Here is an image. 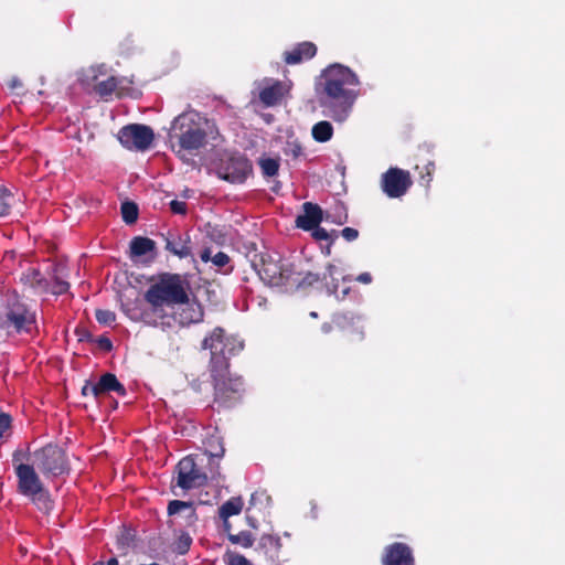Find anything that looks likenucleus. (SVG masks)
Here are the masks:
<instances>
[{
  "mask_svg": "<svg viewBox=\"0 0 565 565\" xmlns=\"http://www.w3.org/2000/svg\"><path fill=\"white\" fill-rule=\"evenodd\" d=\"M203 349L211 352L210 373L213 380L214 403L220 407H232L238 403L244 393L241 376L230 373V356L243 349V343L225 337V331L216 327L202 342Z\"/></svg>",
  "mask_w": 565,
  "mask_h": 565,
  "instance_id": "nucleus-1",
  "label": "nucleus"
},
{
  "mask_svg": "<svg viewBox=\"0 0 565 565\" xmlns=\"http://www.w3.org/2000/svg\"><path fill=\"white\" fill-rule=\"evenodd\" d=\"M318 102L323 114L335 121H344L360 95V79L348 66L332 64L321 73Z\"/></svg>",
  "mask_w": 565,
  "mask_h": 565,
  "instance_id": "nucleus-2",
  "label": "nucleus"
},
{
  "mask_svg": "<svg viewBox=\"0 0 565 565\" xmlns=\"http://www.w3.org/2000/svg\"><path fill=\"white\" fill-rule=\"evenodd\" d=\"M172 137L179 141L180 150L192 153L204 148L207 140L218 137V129L213 120L202 117L196 111H185L174 118L171 126Z\"/></svg>",
  "mask_w": 565,
  "mask_h": 565,
  "instance_id": "nucleus-3",
  "label": "nucleus"
},
{
  "mask_svg": "<svg viewBox=\"0 0 565 565\" xmlns=\"http://www.w3.org/2000/svg\"><path fill=\"white\" fill-rule=\"evenodd\" d=\"M188 288L189 282L183 276L162 273L159 280L145 292V300L153 308L190 303Z\"/></svg>",
  "mask_w": 565,
  "mask_h": 565,
  "instance_id": "nucleus-4",
  "label": "nucleus"
},
{
  "mask_svg": "<svg viewBox=\"0 0 565 565\" xmlns=\"http://www.w3.org/2000/svg\"><path fill=\"white\" fill-rule=\"evenodd\" d=\"M35 468L34 465L22 462L15 466L18 490L21 494L29 497L40 511L49 513L54 503L50 492L43 487Z\"/></svg>",
  "mask_w": 565,
  "mask_h": 565,
  "instance_id": "nucleus-5",
  "label": "nucleus"
},
{
  "mask_svg": "<svg viewBox=\"0 0 565 565\" xmlns=\"http://www.w3.org/2000/svg\"><path fill=\"white\" fill-rule=\"evenodd\" d=\"M252 267L266 285L287 289L294 264L268 253H259L254 255Z\"/></svg>",
  "mask_w": 565,
  "mask_h": 565,
  "instance_id": "nucleus-6",
  "label": "nucleus"
},
{
  "mask_svg": "<svg viewBox=\"0 0 565 565\" xmlns=\"http://www.w3.org/2000/svg\"><path fill=\"white\" fill-rule=\"evenodd\" d=\"M33 465L46 478L60 477L70 472L66 452L60 446L47 444L32 454Z\"/></svg>",
  "mask_w": 565,
  "mask_h": 565,
  "instance_id": "nucleus-7",
  "label": "nucleus"
},
{
  "mask_svg": "<svg viewBox=\"0 0 565 565\" xmlns=\"http://www.w3.org/2000/svg\"><path fill=\"white\" fill-rule=\"evenodd\" d=\"M118 140L128 150L145 151L152 145L154 132L147 125L130 124L119 130Z\"/></svg>",
  "mask_w": 565,
  "mask_h": 565,
  "instance_id": "nucleus-8",
  "label": "nucleus"
},
{
  "mask_svg": "<svg viewBox=\"0 0 565 565\" xmlns=\"http://www.w3.org/2000/svg\"><path fill=\"white\" fill-rule=\"evenodd\" d=\"M412 185L413 180L409 171L397 167L388 168L381 175V189L390 199L402 198Z\"/></svg>",
  "mask_w": 565,
  "mask_h": 565,
  "instance_id": "nucleus-9",
  "label": "nucleus"
},
{
  "mask_svg": "<svg viewBox=\"0 0 565 565\" xmlns=\"http://www.w3.org/2000/svg\"><path fill=\"white\" fill-rule=\"evenodd\" d=\"M252 171L250 161L245 156L236 154L221 162L217 174L221 179L231 183H243Z\"/></svg>",
  "mask_w": 565,
  "mask_h": 565,
  "instance_id": "nucleus-10",
  "label": "nucleus"
},
{
  "mask_svg": "<svg viewBox=\"0 0 565 565\" xmlns=\"http://www.w3.org/2000/svg\"><path fill=\"white\" fill-rule=\"evenodd\" d=\"M177 484L183 490L203 487L207 483V477L202 472L191 456L182 458L177 467Z\"/></svg>",
  "mask_w": 565,
  "mask_h": 565,
  "instance_id": "nucleus-11",
  "label": "nucleus"
},
{
  "mask_svg": "<svg viewBox=\"0 0 565 565\" xmlns=\"http://www.w3.org/2000/svg\"><path fill=\"white\" fill-rule=\"evenodd\" d=\"M105 74L106 70L103 65L90 66L82 72L79 81L85 86L94 85L95 93L105 98L115 93L120 85V79L116 76H109L107 79L98 82V77Z\"/></svg>",
  "mask_w": 565,
  "mask_h": 565,
  "instance_id": "nucleus-12",
  "label": "nucleus"
},
{
  "mask_svg": "<svg viewBox=\"0 0 565 565\" xmlns=\"http://www.w3.org/2000/svg\"><path fill=\"white\" fill-rule=\"evenodd\" d=\"M334 328L343 332L348 342H361L364 339V332L362 326H360V318L352 313H337L333 316L331 323H324L322 326L324 332H330Z\"/></svg>",
  "mask_w": 565,
  "mask_h": 565,
  "instance_id": "nucleus-13",
  "label": "nucleus"
},
{
  "mask_svg": "<svg viewBox=\"0 0 565 565\" xmlns=\"http://www.w3.org/2000/svg\"><path fill=\"white\" fill-rule=\"evenodd\" d=\"M4 323L8 328L13 327L18 333H30L35 323V316L26 308L25 305L15 301L8 307Z\"/></svg>",
  "mask_w": 565,
  "mask_h": 565,
  "instance_id": "nucleus-14",
  "label": "nucleus"
},
{
  "mask_svg": "<svg viewBox=\"0 0 565 565\" xmlns=\"http://www.w3.org/2000/svg\"><path fill=\"white\" fill-rule=\"evenodd\" d=\"M382 565H415V557L409 545L403 542H394L384 547Z\"/></svg>",
  "mask_w": 565,
  "mask_h": 565,
  "instance_id": "nucleus-15",
  "label": "nucleus"
},
{
  "mask_svg": "<svg viewBox=\"0 0 565 565\" xmlns=\"http://www.w3.org/2000/svg\"><path fill=\"white\" fill-rule=\"evenodd\" d=\"M164 241V248L169 253L178 256L179 258H186L192 256L191 239L189 235L182 236L177 233L169 232L167 235H161Z\"/></svg>",
  "mask_w": 565,
  "mask_h": 565,
  "instance_id": "nucleus-16",
  "label": "nucleus"
},
{
  "mask_svg": "<svg viewBox=\"0 0 565 565\" xmlns=\"http://www.w3.org/2000/svg\"><path fill=\"white\" fill-rule=\"evenodd\" d=\"M302 209L303 213L296 217V226L303 231L316 228L322 222V209L311 202H305Z\"/></svg>",
  "mask_w": 565,
  "mask_h": 565,
  "instance_id": "nucleus-17",
  "label": "nucleus"
},
{
  "mask_svg": "<svg viewBox=\"0 0 565 565\" xmlns=\"http://www.w3.org/2000/svg\"><path fill=\"white\" fill-rule=\"evenodd\" d=\"M317 54V46L312 42L298 43L292 50L284 53L286 64L295 65L312 58Z\"/></svg>",
  "mask_w": 565,
  "mask_h": 565,
  "instance_id": "nucleus-18",
  "label": "nucleus"
},
{
  "mask_svg": "<svg viewBox=\"0 0 565 565\" xmlns=\"http://www.w3.org/2000/svg\"><path fill=\"white\" fill-rule=\"evenodd\" d=\"M287 290H306L321 280L317 273L302 271L294 264Z\"/></svg>",
  "mask_w": 565,
  "mask_h": 565,
  "instance_id": "nucleus-19",
  "label": "nucleus"
},
{
  "mask_svg": "<svg viewBox=\"0 0 565 565\" xmlns=\"http://www.w3.org/2000/svg\"><path fill=\"white\" fill-rule=\"evenodd\" d=\"M167 511L169 515L180 514L185 521L184 525L189 527L194 526L198 521V514L191 501L172 500Z\"/></svg>",
  "mask_w": 565,
  "mask_h": 565,
  "instance_id": "nucleus-20",
  "label": "nucleus"
},
{
  "mask_svg": "<svg viewBox=\"0 0 565 565\" xmlns=\"http://www.w3.org/2000/svg\"><path fill=\"white\" fill-rule=\"evenodd\" d=\"M286 92L284 83L275 81L259 90L258 98L264 106L273 107L280 104Z\"/></svg>",
  "mask_w": 565,
  "mask_h": 565,
  "instance_id": "nucleus-21",
  "label": "nucleus"
},
{
  "mask_svg": "<svg viewBox=\"0 0 565 565\" xmlns=\"http://www.w3.org/2000/svg\"><path fill=\"white\" fill-rule=\"evenodd\" d=\"M94 397H99L102 394L108 392H116L120 396L126 395L125 386L118 381L115 374L105 373L103 374L98 382L94 383Z\"/></svg>",
  "mask_w": 565,
  "mask_h": 565,
  "instance_id": "nucleus-22",
  "label": "nucleus"
},
{
  "mask_svg": "<svg viewBox=\"0 0 565 565\" xmlns=\"http://www.w3.org/2000/svg\"><path fill=\"white\" fill-rule=\"evenodd\" d=\"M281 548V541L279 536H275L271 534H264L259 537L257 542V551L263 552L270 559H276L279 557V552Z\"/></svg>",
  "mask_w": 565,
  "mask_h": 565,
  "instance_id": "nucleus-23",
  "label": "nucleus"
},
{
  "mask_svg": "<svg viewBox=\"0 0 565 565\" xmlns=\"http://www.w3.org/2000/svg\"><path fill=\"white\" fill-rule=\"evenodd\" d=\"M156 249V242L143 236H136L130 242V257H140Z\"/></svg>",
  "mask_w": 565,
  "mask_h": 565,
  "instance_id": "nucleus-24",
  "label": "nucleus"
},
{
  "mask_svg": "<svg viewBox=\"0 0 565 565\" xmlns=\"http://www.w3.org/2000/svg\"><path fill=\"white\" fill-rule=\"evenodd\" d=\"M312 137L318 142H327L332 138L333 127L329 121L322 120L313 125Z\"/></svg>",
  "mask_w": 565,
  "mask_h": 565,
  "instance_id": "nucleus-25",
  "label": "nucleus"
},
{
  "mask_svg": "<svg viewBox=\"0 0 565 565\" xmlns=\"http://www.w3.org/2000/svg\"><path fill=\"white\" fill-rule=\"evenodd\" d=\"M205 446H206V454L211 457V458H222L225 454V448H224V444H223V438L221 436H217V435H211L206 441H205Z\"/></svg>",
  "mask_w": 565,
  "mask_h": 565,
  "instance_id": "nucleus-26",
  "label": "nucleus"
},
{
  "mask_svg": "<svg viewBox=\"0 0 565 565\" xmlns=\"http://www.w3.org/2000/svg\"><path fill=\"white\" fill-rule=\"evenodd\" d=\"M243 509V502L241 498H232L224 502L220 508V516L223 520H227L230 516L237 515Z\"/></svg>",
  "mask_w": 565,
  "mask_h": 565,
  "instance_id": "nucleus-27",
  "label": "nucleus"
},
{
  "mask_svg": "<svg viewBox=\"0 0 565 565\" xmlns=\"http://www.w3.org/2000/svg\"><path fill=\"white\" fill-rule=\"evenodd\" d=\"M188 308L181 313L182 322L183 323H195L200 322L203 319V310L199 302L193 301L190 303H186Z\"/></svg>",
  "mask_w": 565,
  "mask_h": 565,
  "instance_id": "nucleus-28",
  "label": "nucleus"
},
{
  "mask_svg": "<svg viewBox=\"0 0 565 565\" xmlns=\"http://www.w3.org/2000/svg\"><path fill=\"white\" fill-rule=\"evenodd\" d=\"M14 202V195L11 191L4 186L0 188V217L9 215L12 204Z\"/></svg>",
  "mask_w": 565,
  "mask_h": 565,
  "instance_id": "nucleus-29",
  "label": "nucleus"
},
{
  "mask_svg": "<svg viewBox=\"0 0 565 565\" xmlns=\"http://www.w3.org/2000/svg\"><path fill=\"white\" fill-rule=\"evenodd\" d=\"M121 217L126 224H134L138 218V205L134 202L127 201L121 204Z\"/></svg>",
  "mask_w": 565,
  "mask_h": 565,
  "instance_id": "nucleus-30",
  "label": "nucleus"
},
{
  "mask_svg": "<svg viewBox=\"0 0 565 565\" xmlns=\"http://www.w3.org/2000/svg\"><path fill=\"white\" fill-rule=\"evenodd\" d=\"M228 541L232 544L248 548L253 546L254 537L249 531H241L236 534L228 533Z\"/></svg>",
  "mask_w": 565,
  "mask_h": 565,
  "instance_id": "nucleus-31",
  "label": "nucleus"
},
{
  "mask_svg": "<svg viewBox=\"0 0 565 565\" xmlns=\"http://www.w3.org/2000/svg\"><path fill=\"white\" fill-rule=\"evenodd\" d=\"M23 279L34 288H46L45 279L42 277L40 270L35 268H30L25 274H23Z\"/></svg>",
  "mask_w": 565,
  "mask_h": 565,
  "instance_id": "nucleus-32",
  "label": "nucleus"
},
{
  "mask_svg": "<svg viewBox=\"0 0 565 565\" xmlns=\"http://www.w3.org/2000/svg\"><path fill=\"white\" fill-rule=\"evenodd\" d=\"M62 271L63 268L61 266L54 268V284L51 289L54 295H63L70 289V284L60 277V273Z\"/></svg>",
  "mask_w": 565,
  "mask_h": 565,
  "instance_id": "nucleus-33",
  "label": "nucleus"
},
{
  "mask_svg": "<svg viewBox=\"0 0 565 565\" xmlns=\"http://www.w3.org/2000/svg\"><path fill=\"white\" fill-rule=\"evenodd\" d=\"M262 172L265 177H274L278 173L279 162L273 158L262 159L259 161Z\"/></svg>",
  "mask_w": 565,
  "mask_h": 565,
  "instance_id": "nucleus-34",
  "label": "nucleus"
},
{
  "mask_svg": "<svg viewBox=\"0 0 565 565\" xmlns=\"http://www.w3.org/2000/svg\"><path fill=\"white\" fill-rule=\"evenodd\" d=\"M191 544L192 537L190 536V534L182 532L174 543V551L180 555H184L189 552Z\"/></svg>",
  "mask_w": 565,
  "mask_h": 565,
  "instance_id": "nucleus-35",
  "label": "nucleus"
},
{
  "mask_svg": "<svg viewBox=\"0 0 565 565\" xmlns=\"http://www.w3.org/2000/svg\"><path fill=\"white\" fill-rule=\"evenodd\" d=\"M436 170V166H435V162L434 161H428L427 163H425L423 166V168L419 170V174H420V183L425 186H429L431 180H433V174Z\"/></svg>",
  "mask_w": 565,
  "mask_h": 565,
  "instance_id": "nucleus-36",
  "label": "nucleus"
},
{
  "mask_svg": "<svg viewBox=\"0 0 565 565\" xmlns=\"http://www.w3.org/2000/svg\"><path fill=\"white\" fill-rule=\"evenodd\" d=\"M95 318L98 323L104 326H111L116 321L115 312L108 309H97Z\"/></svg>",
  "mask_w": 565,
  "mask_h": 565,
  "instance_id": "nucleus-37",
  "label": "nucleus"
},
{
  "mask_svg": "<svg viewBox=\"0 0 565 565\" xmlns=\"http://www.w3.org/2000/svg\"><path fill=\"white\" fill-rule=\"evenodd\" d=\"M224 561L227 565H253L244 555L235 552H227Z\"/></svg>",
  "mask_w": 565,
  "mask_h": 565,
  "instance_id": "nucleus-38",
  "label": "nucleus"
},
{
  "mask_svg": "<svg viewBox=\"0 0 565 565\" xmlns=\"http://www.w3.org/2000/svg\"><path fill=\"white\" fill-rule=\"evenodd\" d=\"M312 236L317 241H330V244L333 243V238L331 237V234L323 227H320L319 225L311 230Z\"/></svg>",
  "mask_w": 565,
  "mask_h": 565,
  "instance_id": "nucleus-39",
  "label": "nucleus"
},
{
  "mask_svg": "<svg viewBox=\"0 0 565 565\" xmlns=\"http://www.w3.org/2000/svg\"><path fill=\"white\" fill-rule=\"evenodd\" d=\"M12 418L9 414L0 413V439L4 433L11 427Z\"/></svg>",
  "mask_w": 565,
  "mask_h": 565,
  "instance_id": "nucleus-40",
  "label": "nucleus"
},
{
  "mask_svg": "<svg viewBox=\"0 0 565 565\" xmlns=\"http://www.w3.org/2000/svg\"><path fill=\"white\" fill-rule=\"evenodd\" d=\"M169 205L174 214L184 215L186 213V203L183 201L172 200Z\"/></svg>",
  "mask_w": 565,
  "mask_h": 565,
  "instance_id": "nucleus-41",
  "label": "nucleus"
},
{
  "mask_svg": "<svg viewBox=\"0 0 565 565\" xmlns=\"http://www.w3.org/2000/svg\"><path fill=\"white\" fill-rule=\"evenodd\" d=\"M230 260V256L224 252H218L212 258V263L220 268L226 266Z\"/></svg>",
  "mask_w": 565,
  "mask_h": 565,
  "instance_id": "nucleus-42",
  "label": "nucleus"
},
{
  "mask_svg": "<svg viewBox=\"0 0 565 565\" xmlns=\"http://www.w3.org/2000/svg\"><path fill=\"white\" fill-rule=\"evenodd\" d=\"M341 235L347 242H353L359 237V231L353 227H344Z\"/></svg>",
  "mask_w": 565,
  "mask_h": 565,
  "instance_id": "nucleus-43",
  "label": "nucleus"
},
{
  "mask_svg": "<svg viewBox=\"0 0 565 565\" xmlns=\"http://www.w3.org/2000/svg\"><path fill=\"white\" fill-rule=\"evenodd\" d=\"M96 343L98 345V348L105 352H109L113 350V343L110 341L109 338L107 337H99L97 340H96Z\"/></svg>",
  "mask_w": 565,
  "mask_h": 565,
  "instance_id": "nucleus-44",
  "label": "nucleus"
},
{
  "mask_svg": "<svg viewBox=\"0 0 565 565\" xmlns=\"http://www.w3.org/2000/svg\"><path fill=\"white\" fill-rule=\"evenodd\" d=\"M94 384L89 383V382H86V384L82 387V395L83 396H88V395H93L94 396Z\"/></svg>",
  "mask_w": 565,
  "mask_h": 565,
  "instance_id": "nucleus-45",
  "label": "nucleus"
},
{
  "mask_svg": "<svg viewBox=\"0 0 565 565\" xmlns=\"http://www.w3.org/2000/svg\"><path fill=\"white\" fill-rule=\"evenodd\" d=\"M356 281L362 284H370L372 281V276L370 273H362L356 277Z\"/></svg>",
  "mask_w": 565,
  "mask_h": 565,
  "instance_id": "nucleus-46",
  "label": "nucleus"
},
{
  "mask_svg": "<svg viewBox=\"0 0 565 565\" xmlns=\"http://www.w3.org/2000/svg\"><path fill=\"white\" fill-rule=\"evenodd\" d=\"M200 258L204 263H207L209 260L212 262L213 257L211 256V249L209 247L204 248L200 254Z\"/></svg>",
  "mask_w": 565,
  "mask_h": 565,
  "instance_id": "nucleus-47",
  "label": "nucleus"
},
{
  "mask_svg": "<svg viewBox=\"0 0 565 565\" xmlns=\"http://www.w3.org/2000/svg\"><path fill=\"white\" fill-rule=\"evenodd\" d=\"M76 334L78 335L79 341H83L85 339L88 340L90 338L89 332L85 329H76Z\"/></svg>",
  "mask_w": 565,
  "mask_h": 565,
  "instance_id": "nucleus-48",
  "label": "nucleus"
},
{
  "mask_svg": "<svg viewBox=\"0 0 565 565\" xmlns=\"http://www.w3.org/2000/svg\"><path fill=\"white\" fill-rule=\"evenodd\" d=\"M348 221V213H344L343 215H338L337 217L332 218L333 223L337 224H343Z\"/></svg>",
  "mask_w": 565,
  "mask_h": 565,
  "instance_id": "nucleus-49",
  "label": "nucleus"
},
{
  "mask_svg": "<svg viewBox=\"0 0 565 565\" xmlns=\"http://www.w3.org/2000/svg\"><path fill=\"white\" fill-rule=\"evenodd\" d=\"M18 86H22V83L19 79H17V78L12 79L11 83H10V87L11 88H15Z\"/></svg>",
  "mask_w": 565,
  "mask_h": 565,
  "instance_id": "nucleus-50",
  "label": "nucleus"
},
{
  "mask_svg": "<svg viewBox=\"0 0 565 565\" xmlns=\"http://www.w3.org/2000/svg\"><path fill=\"white\" fill-rule=\"evenodd\" d=\"M106 565H119L117 557L109 558Z\"/></svg>",
  "mask_w": 565,
  "mask_h": 565,
  "instance_id": "nucleus-51",
  "label": "nucleus"
},
{
  "mask_svg": "<svg viewBox=\"0 0 565 565\" xmlns=\"http://www.w3.org/2000/svg\"><path fill=\"white\" fill-rule=\"evenodd\" d=\"M292 153L295 157H298L301 153V147L295 146V148L292 149Z\"/></svg>",
  "mask_w": 565,
  "mask_h": 565,
  "instance_id": "nucleus-52",
  "label": "nucleus"
},
{
  "mask_svg": "<svg viewBox=\"0 0 565 565\" xmlns=\"http://www.w3.org/2000/svg\"><path fill=\"white\" fill-rule=\"evenodd\" d=\"M224 529L227 534L231 533V524L228 523L227 520H224Z\"/></svg>",
  "mask_w": 565,
  "mask_h": 565,
  "instance_id": "nucleus-53",
  "label": "nucleus"
},
{
  "mask_svg": "<svg viewBox=\"0 0 565 565\" xmlns=\"http://www.w3.org/2000/svg\"><path fill=\"white\" fill-rule=\"evenodd\" d=\"M19 460H20V458H19V454L14 452V454H13V462H17V461H19Z\"/></svg>",
  "mask_w": 565,
  "mask_h": 565,
  "instance_id": "nucleus-54",
  "label": "nucleus"
},
{
  "mask_svg": "<svg viewBox=\"0 0 565 565\" xmlns=\"http://www.w3.org/2000/svg\"><path fill=\"white\" fill-rule=\"evenodd\" d=\"M94 565H105L104 562L99 561V562H96Z\"/></svg>",
  "mask_w": 565,
  "mask_h": 565,
  "instance_id": "nucleus-55",
  "label": "nucleus"
},
{
  "mask_svg": "<svg viewBox=\"0 0 565 565\" xmlns=\"http://www.w3.org/2000/svg\"><path fill=\"white\" fill-rule=\"evenodd\" d=\"M328 268H329V270H331L332 268H334V266L330 264V265L328 266Z\"/></svg>",
  "mask_w": 565,
  "mask_h": 565,
  "instance_id": "nucleus-56",
  "label": "nucleus"
}]
</instances>
